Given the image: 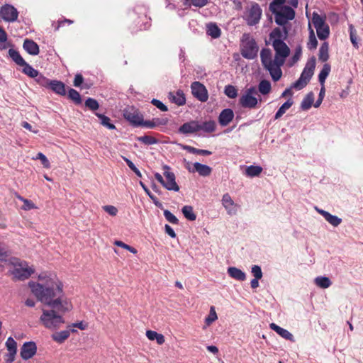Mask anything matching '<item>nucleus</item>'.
<instances>
[{
	"mask_svg": "<svg viewBox=\"0 0 363 363\" xmlns=\"http://www.w3.org/2000/svg\"><path fill=\"white\" fill-rule=\"evenodd\" d=\"M40 282L30 281L29 287L37 299L47 306H60L67 309V301L63 291V284L55 274L41 273Z\"/></svg>",
	"mask_w": 363,
	"mask_h": 363,
	"instance_id": "f257e3e1",
	"label": "nucleus"
},
{
	"mask_svg": "<svg viewBox=\"0 0 363 363\" xmlns=\"http://www.w3.org/2000/svg\"><path fill=\"white\" fill-rule=\"evenodd\" d=\"M50 308L42 309V315L40 321L42 325L48 329L56 330L65 323L63 315L70 311L72 304H67V309L60 308V306H49Z\"/></svg>",
	"mask_w": 363,
	"mask_h": 363,
	"instance_id": "f03ea898",
	"label": "nucleus"
},
{
	"mask_svg": "<svg viewBox=\"0 0 363 363\" xmlns=\"http://www.w3.org/2000/svg\"><path fill=\"white\" fill-rule=\"evenodd\" d=\"M9 264L13 267L11 274L16 280L23 281L28 279L35 272V269L30 267L26 261H22L16 257L9 259Z\"/></svg>",
	"mask_w": 363,
	"mask_h": 363,
	"instance_id": "7ed1b4c3",
	"label": "nucleus"
},
{
	"mask_svg": "<svg viewBox=\"0 0 363 363\" xmlns=\"http://www.w3.org/2000/svg\"><path fill=\"white\" fill-rule=\"evenodd\" d=\"M261 62L263 67L269 71L272 79L274 82L278 81L282 75L281 67L275 57L272 59V52L268 48H264L260 53Z\"/></svg>",
	"mask_w": 363,
	"mask_h": 363,
	"instance_id": "20e7f679",
	"label": "nucleus"
},
{
	"mask_svg": "<svg viewBox=\"0 0 363 363\" xmlns=\"http://www.w3.org/2000/svg\"><path fill=\"white\" fill-rule=\"evenodd\" d=\"M315 67V58L313 57L306 63L300 77L296 81L291 88L298 90L304 88L310 82L311 77L314 74Z\"/></svg>",
	"mask_w": 363,
	"mask_h": 363,
	"instance_id": "39448f33",
	"label": "nucleus"
},
{
	"mask_svg": "<svg viewBox=\"0 0 363 363\" xmlns=\"http://www.w3.org/2000/svg\"><path fill=\"white\" fill-rule=\"evenodd\" d=\"M256 41L250 33H244L241 39V54L243 57L249 60L254 59L258 52Z\"/></svg>",
	"mask_w": 363,
	"mask_h": 363,
	"instance_id": "423d86ee",
	"label": "nucleus"
},
{
	"mask_svg": "<svg viewBox=\"0 0 363 363\" xmlns=\"http://www.w3.org/2000/svg\"><path fill=\"white\" fill-rule=\"evenodd\" d=\"M258 94L256 86H252L247 88L239 99V104L245 108L253 109L257 107L259 102H262V99L256 97Z\"/></svg>",
	"mask_w": 363,
	"mask_h": 363,
	"instance_id": "0eeeda50",
	"label": "nucleus"
},
{
	"mask_svg": "<svg viewBox=\"0 0 363 363\" xmlns=\"http://www.w3.org/2000/svg\"><path fill=\"white\" fill-rule=\"evenodd\" d=\"M163 168L164 169V176L165 177V180L163 177L157 172L155 174V179H157V181H158L167 190L178 191L179 190V186L175 181L174 174L169 171L170 167L169 166L164 165Z\"/></svg>",
	"mask_w": 363,
	"mask_h": 363,
	"instance_id": "6e6552de",
	"label": "nucleus"
},
{
	"mask_svg": "<svg viewBox=\"0 0 363 363\" xmlns=\"http://www.w3.org/2000/svg\"><path fill=\"white\" fill-rule=\"evenodd\" d=\"M272 12L274 14L275 23L282 26H286L288 21L293 20L296 15L294 9L289 6H283L279 10H272Z\"/></svg>",
	"mask_w": 363,
	"mask_h": 363,
	"instance_id": "1a4fd4ad",
	"label": "nucleus"
},
{
	"mask_svg": "<svg viewBox=\"0 0 363 363\" xmlns=\"http://www.w3.org/2000/svg\"><path fill=\"white\" fill-rule=\"evenodd\" d=\"M262 10L257 3L251 4L245 12V20L247 25L252 26L257 25L262 17Z\"/></svg>",
	"mask_w": 363,
	"mask_h": 363,
	"instance_id": "9d476101",
	"label": "nucleus"
},
{
	"mask_svg": "<svg viewBox=\"0 0 363 363\" xmlns=\"http://www.w3.org/2000/svg\"><path fill=\"white\" fill-rule=\"evenodd\" d=\"M272 46L275 50V61H277L281 67L289 55L290 49L284 41H274Z\"/></svg>",
	"mask_w": 363,
	"mask_h": 363,
	"instance_id": "9b49d317",
	"label": "nucleus"
},
{
	"mask_svg": "<svg viewBox=\"0 0 363 363\" xmlns=\"http://www.w3.org/2000/svg\"><path fill=\"white\" fill-rule=\"evenodd\" d=\"M123 116L134 126L141 125L143 116L138 108L129 106L124 110Z\"/></svg>",
	"mask_w": 363,
	"mask_h": 363,
	"instance_id": "f8f14e48",
	"label": "nucleus"
},
{
	"mask_svg": "<svg viewBox=\"0 0 363 363\" xmlns=\"http://www.w3.org/2000/svg\"><path fill=\"white\" fill-rule=\"evenodd\" d=\"M193 96L201 102L207 101L208 94L206 86L199 82H194L191 85Z\"/></svg>",
	"mask_w": 363,
	"mask_h": 363,
	"instance_id": "ddd939ff",
	"label": "nucleus"
},
{
	"mask_svg": "<svg viewBox=\"0 0 363 363\" xmlns=\"http://www.w3.org/2000/svg\"><path fill=\"white\" fill-rule=\"evenodd\" d=\"M0 16L6 21L13 22L17 20L18 12L13 6L5 5L1 9Z\"/></svg>",
	"mask_w": 363,
	"mask_h": 363,
	"instance_id": "4468645a",
	"label": "nucleus"
},
{
	"mask_svg": "<svg viewBox=\"0 0 363 363\" xmlns=\"http://www.w3.org/2000/svg\"><path fill=\"white\" fill-rule=\"evenodd\" d=\"M37 351V347L34 342H26L21 348V357L23 359H29L33 357Z\"/></svg>",
	"mask_w": 363,
	"mask_h": 363,
	"instance_id": "2eb2a0df",
	"label": "nucleus"
},
{
	"mask_svg": "<svg viewBox=\"0 0 363 363\" xmlns=\"http://www.w3.org/2000/svg\"><path fill=\"white\" fill-rule=\"evenodd\" d=\"M222 204L227 211L228 215H234L237 213V204L235 203L229 194L223 196Z\"/></svg>",
	"mask_w": 363,
	"mask_h": 363,
	"instance_id": "dca6fc26",
	"label": "nucleus"
},
{
	"mask_svg": "<svg viewBox=\"0 0 363 363\" xmlns=\"http://www.w3.org/2000/svg\"><path fill=\"white\" fill-rule=\"evenodd\" d=\"M288 35V28L283 26L282 29L280 28H275L269 34V40L272 41H284Z\"/></svg>",
	"mask_w": 363,
	"mask_h": 363,
	"instance_id": "f3484780",
	"label": "nucleus"
},
{
	"mask_svg": "<svg viewBox=\"0 0 363 363\" xmlns=\"http://www.w3.org/2000/svg\"><path fill=\"white\" fill-rule=\"evenodd\" d=\"M199 122L196 121H191L184 123L179 128V133L182 134H191L199 131Z\"/></svg>",
	"mask_w": 363,
	"mask_h": 363,
	"instance_id": "a211bd4d",
	"label": "nucleus"
},
{
	"mask_svg": "<svg viewBox=\"0 0 363 363\" xmlns=\"http://www.w3.org/2000/svg\"><path fill=\"white\" fill-rule=\"evenodd\" d=\"M234 118V112L230 108L223 109L219 116L218 123L221 126H227Z\"/></svg>",
	"mask_w": 363,
	"mask_h": 363,
	"instance_id": "6ab92c4d",
	"label": "nucleus"
},
{
	"mask_svg": "<svg viewBox=\"0 0 363 363\" xmlns=\"http://www.w3.org/2000/svg\"><path fill=\"white\" fill-rule=\"evenodd\" d=\"M168 98L171 102L174 103L179 106L184 105L186 103V98L183 91L182 90L169 92Z\"/></svg>",
	"mask_w": 363,
	"mask_h": 363,
	"instance_id": "aec40b11",
	"label": "nucleus"
},
{
	"mask_svg": "<svg viewBox=\"0 0 363 363\" xmlns=\"http://www.w3.org/2000/svg\"><path fill=\"white\" fill-rule=\"evenodd\" d=\"M316 210L333 226L337 227L342 223V219L337 216L332 215L323 209L316 208Z\"/></svg>",
	"mask_w": 363,
	"mask_h": 363,
	"instance_id": "412c9836",
	"label": "nucleus"
},
{
	"mask_svg": "<svg viewBox=\"0 0 363 363\" xmlns=\"http://www.w3.org/2000/svg\"><path fill=\"white\" fill-rule=\"evenodd\" d=\"M23 47L24 50L31 55H37L39 54V46L33 40L26 39L23 42Z\"/></svg>",
	"mask_w": 363,
	"mask_h": 363,
	"instance_id": "4be33fe9",
	"label": "nucleus"
},
{
	"mask_svg": "<svg viewBox=\"0 0 363 363\" xmlns=\"http://www.w3.org/2000/svg\"><path fill=\"white\" fill-rule=\"evenodd\" d=\"M49 89L58 95L65 96L66 94L65 84L61 81L52 80Z\"/></svg>",
	"mask_w": 363,
	"mask_h": 363,
	"instance_id": "5701e85b",
	"label": "nucleus"
},
{
	"mask_svg": "<svg viewBox=\"0 0 363 363\" xmlns=\"http://www.w3.org/2000/svg\"><path fill=\"white\" fill-rule=\"evenodd\" d=\"M269 327L272 330L275 331L277 333H278L281 337L283 338L292 341L294 339L293 335L289 332L287 330L281 328L280 326L277 325V324L272 323L269 325Z\"/></svg>",
	"mask_w": 363,
	"mask_h": 363,
	"instance_id": "b1692460",
	"label": "nucleus"
},
{
	"mask_svg": "<svg viewBox=\"0 0 363 363\" xmlns=\"http://www.w3.org/2000/svg\"><path fill=\"white\" fill-rule=\"evenodd\" d=\"M194 172H198L200 176H209L212 172L211 167L208 165L201 164L199 162L194 163Z\"/></svg>",
	"mask_w": 363,
	"mask_h": 363,
	"instance_id": "393cba45",
	"label": "nucleus"
},
{
	"mask_svg": "<svg viewBox=\"0 0 363 363\" xmlns=\"http://www.w3.org/2000/svg\"><path fill=\"white\" fill-rule=\"evenodd\" d=\"M229 276L238 281H244L246 279V274L240 269L231 267L228 269Z\"/></svg>",
	"mask_w": 363,
	"mask_h": 363,
	"instance_id": "a878e982",
	"label": "nucleus"
},
{
	"mask_svg": "<svg viewBox=\"0 0 363 363\" xmlns=\"http://www.w3.org/2000/svg\"><path fill=\"white\" fill-rule=\"evenodd\" d=\"M199 131L203 130L207 133H211L214 132L216 129V123L213 120H210L208 121H204L202 123H199Z\"/></svg>",
	"mask_w": 363,
	"mask_h": 363,
	"instance_id": "bb28decb",
	"label": "nucleus"
},
{
	"mask_svg": "<svg viewBox=\"0 0 363 363\" xmlns=\"http://www.w3.org/2000/svg\"><path fill=\"white\" fill-rule=\"evenodd\" d=\"M167 123V120L160 119V118H153L151 121H144L142 119V124L140 126L146 127L148 128H154L157 126L165 125Z\"/></svg>",
	"mask_w": 363,
	"mask_h": 363,
	"instance_id": "cd10ccee",
	"label": "nucleus"
},
{
	"mask_svg": "<svg viewBox=\"0 0 363 363\" xmlns=\"http://www.w3.org/2000/svg\"><path fill=\"white\" fill-rule=\"evenodd\" d=\"M206 28V33L213 38H218L221 35V30L214 23L207 24Z\"/></svg>",
	"mask_w": 363,
	"mask_h": 363,
	"instance_id": "c85d7f7f",
	"label": "nucleus"
},
{
	"mask_svg": "<svg viewBox=\"0 0 363 363\" xmlns=\"http://www.w3.org/2000/svg\"><path fill=\"white\" fill-rule=\"evenodd\" d=\"M70 335V330H65L56 332L52 335V339L60 344L63 343Z\"/></svg>",
	"mask_w": 363,
	"mask_h": 363,
	"instance_id": "c756f323",
	"label": "nucleus"
},
{
	"mask_svg": "<svg viewBox=\"0 0 363 363\" xmlns=\"http://www.w3.org/2000/svg\"><path fill=\"white\" fill-rule=\"evenodd\" d=\"M146 336L150 340H156L158 345H162L164 341V336L162 334L158 333L153 330H147Z\"/></svg>",
	"mask_w": 363,
	"mask_h": 363,
	"instance_id": "7c9ffc66",
	"label": "nucleus"
},
{
	"mask_svg": "<svg viewBox=\"0 0 363 363\" xmlns=\"http://www.w3.org/2000/svg\"><path fill=\"white\" fill-rule=\"evenodd\" d=\"M294 104V101L291 99H288L285 103H284L278 109L277 111L274 119L277 120L280 118L285 113L286 111L291 107V106Z\"/></svg>",
	"mask_w": 363,
	"mask_h": 363,
	"instance_id": "2f4dec72",
	"label": "nucleus"
},
{
	"mask_svg": "<svg viewBox=\"0 0 363 363\" xmlns=\"http://www.w3.org/2000/svg\"><path fill=\"white\" fill-rule=\"evenodd\" d=\"M182 147L184 150L192 154H196L204 156L211 155L212 154V152L209 150L197 149L190 145H182Z\"/></svg>",
	"mask_w": 363,
	"mask_h": 363,
	"instance_id": "473e14b6",
	"label": "nucleus"
},
{
	"mask_svg": "<svg viewBox=\"0 0 363 363\" xmlns=\"http://www.w3.org/2000/svg\"><path fill=\"white\" fill-rule=\"evenodd\" d=\"M329 45L328 43L324 42L320 49L318 53V58L322 62H326L329 59Z\"/></svg>",
	"mask_w": 363,
	"mask_h": 363,
	"instance_id": "72a5a7b5",
	"label": "nucleus"
},
{
	"mask_svg": "<svg viewBox=\"0 0 363 363\" xmlns=\"http://www.w3.org/2000/svg\"><path fill=\"white\" fill-rule=\"evenodd\" d=\"M272 90V86L269 81L263 79L261 80L258 84V90L260 94L262 95H267L270 93Z\"/></svg>",
	"mask_w": 363,
	"mask_h": 363,
	"instance_id": "f704fd0d",
	"label": "nucleus"
},
{
	"mask_svg": "<svg viewBox=\"0 0 363 363\" xmlns=\"http://www.w3.org/2000/svg\"><path fill=\"white\" fill-rule=\"evenodd\" d=\"M314 101V95L312 92L308 93L303 99L301 104V108L303 111H307L311 108Z\"/></svg>",
	"mask_w": 363,
	"mask_h": 363,
	"instance_id": "c9c22d12",
	"label": "nucleus"
},
{
	"mask_svg": "<svg viewBox=\"0 0 363 363\" xmlns=\"http://www.w3.org/2000/svg\"><path fill=\"white\" fill-rule=\"evenodd\" d=\"M9 55L10 57L19 66H23L26 65V62L24 60V59L21 57L20 53L13 50V49H9Z\"/></svg>",
	"mask_w": 363,
	"mask_h": 363,
	"instance_id": "e433bc0d",
	"label": "nucleus"
},
{
	"mask_svg": "<svg viewBox=\"0 0 363 363\" xmlns=\"http://www.w3.org/2000/svg\"><path fill=\"white\" fill-rule=\"evenodd\" d=\"M330 65L328 63L324 64L320 72L318 75V80L322 86L324 85L327 77L330 72Z\"/></svg>",
	"mask_w": 363,
	"mask_h": 363,
	"instance_id": "4c0bfd02",
	"label": "nucleus"
},
{
	"mask_svg": "<svg viewBox=\"0 0 363 363\" xmlns=\"http://www.w3.org/2000/svg\"><path fill=\"white\" fill-rule=\"evenodd\" d=\"M318 37L320 40H325L328 38L330 34V28L327 23L324 25V26H320L319 28H315Z\"/></svg>",
	"mask_w": 363,
	"mask_h": 363,
	"instance_id": "58836bf2",
	"label": "nucleus"
},
{
	"mask_svg": "<svg viewBox=\"0 0 363 363\" xmlns=\"http://www.w3.org/2000/svg\"><path fill=\"white\" fill-rule=\"evenodd\" d=\"M315 284L322 289H327L332 284L331 281L326 277H318L315 279Z\"/></svg>",
	"mask_w": 363,
	"mask_h": 363,
	"instance_id": "ea45409f",
	"label": "nucleus"
},
{
	"mask_svg": "<svg viewBox=\"0 0 363 363\" xmlns=\"http://www.w3.org/2000/svg\"><path fill=\"white\" fill-rule=\"evenodd\" d=\"M95 115L101 120V124L110 130L116 128L115 125L111 123V119L101 113H96Z\"/></svg>",
	"mask_w": 363,
	"mask_h": 363,
	"instance_id": "a19ab883",
	"label": "nucleus"
},
{
	"mask_svg": "<svg viewBox=\"0 0 363 363\" xmlns=\"http://www.w3.org/2000/svg\"><path fill=\"white\" fill-rule=\"evenodd\" d=\"M184 216L189 220L193 221L196 218V216L194 212L193 207L191 206H184L182 209Z\"/></svg>",
	"mask_w": 363,
	"mask_h": 363,
	"instance_id": "79ce46f5",
	"label": "nucleus"
},
{
	"mask_svg": "<svg viewBox=\"0 0 363 363\" xmlns=\"http://www.w3.org/2000/svg\"><path fill=\"white\" fill-rule=\"evenodd\" d=\"M16 198L23 203V205L22 206L21 208L23 210L29 211L31 209L37 208V207L32 201L25 199L23 196H20L19 194L16 195Z\"/></svg>",
	"mask_w": 363,
	"mask_h": 363,
	"instance_id": "37998d69",
	"label": "nucleus"
},
{
	"mask_svg": "<svg viewBox=\"0 0 363 363\" xmlns=\"http://www.w3.org/2000/svg\"><path fill=\"white\" fill-rule=\"evenodd\" d=\"M312 22L315 28L320 26H324L325 23V17L321 16L318 13L313 12L312 17Z\"/></svg>",
	"mask_w": 363,
	"mask_h": 363,
	"instance_id": "c03bdc74",
	"label": "nucleus"
},
{
	"mask_svg": "<svg viewBox=\"0 0 363 363\" xmlns=\"http://www.w3.org/2000/svg\"><path fill=\"white\" fill-rule=\"evenodd\" d=\"M262 172V167L260 166L251 165L247 167L246 174L250 177H257Z\"/></svg>",
	"mask_w": 363,
	"mask_h": 363,
	"instance_id": "a18cd8bd",
	"label": "nucleus"
},
{
	"mask_svg": "<svg viewBox=\"0 0 363 363\" xmlns=\"http://www.w3.org/2000/svg\"><path fill=\"white\" fill-rule=\"evenodd\" d=\"M68 98L77 105H79L82 103V98L79 93L74 89L71 88L69 89Z\"/></svg>",
	"mask_w": 363,
	"mask_h": 363,
	"instance_id": "49530a36",
	"label": "nucleus"
},
{
	"mask_svg": "<svg viewBox=\"0 0 363 363\" xmlns=\"http://www.w3.org/2000/svg\"><path fill=\"white\" fill-rule=\"evenodd\" d=\"M309 28H311V26L309 25ZM310 34H309V39L308 42L307 43V47L309 50H314L317 48L318 45V40L315 36V33L313 29L310 28Z\"/></svg>",
	"mask_w": 363,
	"mask_h": 363,
	"instance_id": "de8ad7c7",
	"label": "nucleus"
},
{
	"mask_svg": "<svg viewBox=\"0 0 363 363\" xmlns=\"http://www.w3.org/2000/svg\"><path fill=\"white\" fill-rule=\"evenodd\" d=\"M137 140L144 143L145 145H150L158 143L157 139L150 135H143L137 137Z\"/></svg>",
	"mask_w": 363,
	"mask_h": 363,
	"instance_id": "09e8293b",
	"label": "nucleus"
},
{
	"mask_svg": "<svg viewBox=\"0 0 363 363\" xmlns=\"http://www.w3.org/2000/svg\"><path fill=\"white\" fill-rule=\"evenodd\" d=\"M23 67V72L24 74L32 78H35L36 77H38V74H39L38 71L33 68L27 62Z\"/></svg>",
	"mask_w": 363,
	"mask_h": 363,
	"instance_id": "8fccbe9b",
	"label": "nucleus"
},
{
	"mask_svg": "<svg viewBox=\"0 0 363 363\" xmlns=\"http://www.w3.org/2000/svg\"><path fill=\"white\" fill-rule=\"evenodd\" d=\"M35 81L39 85L46 88H49L52 82V80L49 79L41 74H38V77H35Z\"/></svg>",
	"mask_w": 363,
	"mask_h": 363,
	"instance_id": "3c124183",
	"label": "nucleus"
},
{
	"mask_svg": "<svg viewBox=\"0 0 363 363\" xmlns=\"http://www.w3.org/2000/svg\"><path fill=\"white\" fill-rule=\"evenodd\" d=\"M224 92L225 95L230 99H235L238 96V90L233 85L225 86Z\"/></svg>",
	"mask_w": 363,
	"mask_h": 363,
	"instance_id": "603ef678",
	"label": "nucleus"
},
{
	"mask_svg": "<svg viewBox=\"0 0 363 363\" xmlns=\"http://www.w3.org/2000/svg\"><path fill=\"white\" fill-rule=\"evenodd\" d=\"M218 318L215 308L211 306L208 315L206 318L205 322L207 325H210L212 323L216 321Z\"/></svg>",
	"mask_w": 363,
	"mask_h": 363,
	"instance_id": "864d4df0",
	"label": "nucleus"
},
{
	"mask_svg": "<svg viewBox=\"0 0 363 363\" xmlns=\"http://www.w3.org/2000/svg\"><path fill=\"white\" fill-rule=\"evenodd\" d=\"M85 106L91 111H96L99 108L98 101L92 98H88L85 101Z\"/></svg>",
	"mask_w": 363,
	"mask_h": 363,
	"instance_id": "5fc2aeb1",
	"label": "nucleus"
},
{
	"mask_svg": "<svg viewBox=\"0 0 363 363\" xmlns=\"http://www.w3.org/2000/svg\"><path fill=\"white\" fill-rule=\"evenodd\" d=\"M6 346L8 352H17V343L12 337H10L7 339Z\"/></svg>",
	"mask_w": 363,
	"mask_h": 363,
	"instance_id": "6e6d98bb",
	"label": "nucleus"
},
{
	"mask_svg": "<svg viewBox=\"0 0 363 363\" xmlns=\"http://www.w3.org/2000/svg\"><path fill=\"white\" fill-rule=\"evenodd\" d=\"M34 160H40L43 166L45 168L49 169L50 167V164L48 158L45 157L44 154L42 152H38Z\"/></svg>",
	"mask_w": 363,
	"mask_h": 363,
	"instance_id": "4d7b16f0",
	"label": "nucleus"
},
{
	"mask_svg": "<svg viewBox=\"0 0 363 363\" xmlns=\"http://www.w3.org/2000/svg\"><path fill=\"white\" fill-rule=\"evenodd\" d=\"M164 216L165 218L171 223L172 224H178L179 220L177 218V217L173 215L169 211L164 210Z\"/></svg>",
	"mask_w": 363,
	"mask_h": 363,
	"instance_id": "13d9d810",
	"label": "nucleus"
},
{
	"mask_svg": "<svg viewBox=\"0 0 363 363\" xmlns=\"http://www.w3.org/2000/svg\"><path fill=\"white\" fill-rule=\"evenodd\" d=\"M151 104H153L155 106H156L157 108H159L162 111L165 112V111H168L167 106L158 99H153L151 101Z\"/></svg>",
	"mask_w": 363,
	"mask_h": 363,
	"instance_id": "bf43d9fd",
	"label": "nucleus"
},
{
	"mask_svg": "<svg viewBox=\"0 0 363 363\" xmlns=\"http://www.w3.org/2000/svg\"><path fill=\"white\" fill-rule=\"evenodd\" d=\"M251 272L253 274V276L255 277V278L262 279V272L261 267L259 266L254 265L252 267Z\"/></svg>",
	"mask_w": 363,
	"mask_h": 363,
	"instance_id": "052dcab7",
	"label": "nucleus"
},
{
	"mask_svg": "<svg viewBox=\"0 0 363 363\" xmlns=\"http://www.w3.org/2000/svg\"><path fill=\"white\" fill-rule=\"evenodd\" d=\"M103 208L107 213L112 216H116L118 213L117 208L111 205L104 206H103Z\"/></svg>",
	"mask_w": 363,
	"mask_h": 363,
	"instance_id": "680f3d73",
	"label": "nucleus"
},
{
	"mask_svg": "<svg viewBox=\"0 0 363 363\" xmlns=\"http://www.w3.org/2000/svg\"><path fill=\"white\" fill-rule=\"evenodd\" d=\"M84 82V77L81 74H77L74 77L73 85L79 87Z\"/></svg>",
	"mask_w": 363,
	"mask_h": 363,
	"instance_id": "e2e57ef3",
	"label": "nucleus"
},
{
	"mask_svg": "<svg viewBox=\"0 0 363 363\" xmlns=\"http://www.w3.org/2000/svg\"><path fill=\"white\" fill-rule=\"evenodd\" d=\"M191 4L199 8H202L208 4V0H190Z\"/></svg>",
	"mask_w": 363,
	"mask_h": 363,
	"instance_id": "0e129e2a",
	"label": "nucleus"
},
{
	"mask_svg": "<svg viewBox=\"0 0 363 363\" xmlns=\"http://www.w3.org/2000/svg\"><path fill=\"white\" fill-rule=\"evenodd\" d=\"M9 252L6 250L5 247H2L1 243H0V260L6 261V258L9 257Z\"/></svg>",
	"mask_w": 363,
	"mask_h": 363,
	"instance_id": "69168bd1",
	"label": "nucleus"
},
{
	"mask_svg": "<svg viewBox=\"0 0 363 363\" xmlns=\"http://www.w3.org/2000/svg\"><path fill=\"white\" fill-rule=\"evenodd\" d=\"M286 0H274L270 4H269V10L272 11V10H277L276 6H280L284 4Z\"/></svg>",
	"mask_w": 363,
	"mask_h": 363,
	"instance_id": "338daca9",
	"label": "nucleus"
},
{
	"mask_svg": "<svg viewBox=\"0 0 363 363\" xmlns=\"http://www.w3.org/2000/svg\"><path fill=\"white\" fill-rule=\"evenodd\" d=\"M16 354V352H9L5 357L6 363H12L15 359Z\"/></svg>",
	"mask_w": 363,
	"mask_h": 363,
	"instance_id": "774afa93",
	"label": "nucleus"
}]
</instances>
